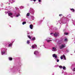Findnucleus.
<instances>
[{
    "instance_id": "nucleus-26",
    "label": "nucleus",
    "mask_w": 75,
    "mask_h": 75,
    "mask_svg": "<svg viewBox=\"0 0 75 75\" xmlns=\"http://www.w3.org/2000/svg\"><path fill=\"white\" fill-rule=\"evenodd\" d=\"M34 45V46L35 47H37V45Z\"/></svg>"
},
{
    "instance_id": "nucleus-11",
    "label": "nucleus",
    "mask_w": 75,
    "mask_h": 75,
    "mask_svg": "<svg viewBox=\"0 0 75 75\" xmlns=\"http://www.w3.org/2000/svg\"><path fill=\"white\" fill-rule=\"evenodd\" d=\"M9 59L10 61H12L13 60V58L11 57L9 58Z\"/></svg>"
},
{
    "instance_id": "nucleus-1",
    "label": "nucleus",
    "mask_w": 75,
    "mask_h": 75,
    "mask_svg": "<svg viewBox=\"0 0 75 75\" xmlns=\"http://www.w3.org/2000/svg\"><path fill=\"white\" fill-rule=\"evenodd\" d=\"M65 44H62L61 46H60L59 48L60 49H62V48H65Z\"/></svg>"
},
{
    "instance_id": "nucleus-23",
    "label": "nucleus",
    "mask_w": 75,
    "mask_h": 75,
    "mask_svg": "<svg viewBox=\"0 0 75 75\" xmlns=\"http://www.w3.org/2000/svg\"><path fill=\"white\" fill-rule=\"evenodd\" d=\"M20 16V14L19 13L18 15H17L16 16V17H18V16Z\"/></svg>"
},
{
    "instance_id": "nucleus-9",
    "label": "nucleus",
    "mask_w": 75,
    "mask_h": 75,
    "mask_svg": "<svg viewBox=\"0 0 75 75\" xmlns=\"http://www.w3.org/2000/svg\"><path fill=\"white\" fill-rule=\"evenodd\" d=\"M27 37H28V38H29V39H30V40H31V38L32 37H30V36L28 35Z\"/></svg>"
},
{
    "instance_id": "nucleus-13",
    "label": "nucleus",
    "mask_w": 75,
    "mask_h": 75,
    "mask_svg": "<svg viewBox=\"0 0 75 75\" xmlns=\"http://www.w3.org/2000/svg\"><path fill=\"white\" fill-rule=\"evenodd\" d=\"M25 24H26V22H23L22 23V24L23 25H24Z\"/></svg>"
},
{
    "instance_id": "nucleus-29",
    "label": "nucleus",
    "mask_w": 75,
    "mask_h": 75,
    "mask_svg": "<svg viewBox=\"0 0 75 75\" xmlns=\"http://www.w3.org/2000/svg\"><path fill=\"white\" fill-rule=\"evenodd\" d=\"M62 18H65V17H64V16H63V17H62Z\"/></svg>"
},
{
    "instance_id": "nucleus-32",
    "label": "nucleus",
    "mask_w": 75,
    "mask_h": 75,
    "mask_svg": "<svg viewBox=\"0 0 75 75\" xmlns=\"http://www.w3.org/2000/svg\"><path fill=\"white\" fill-rule=\"evenodd\" d=\"M10 46H11V44L9 45V46L10 47Z\"/></svg>"
},
{
    "instance_id": "nucleus-18",
    "label": "nucleus",
    "mask_w": 75,
    "mask_h": 75,
    "mask_svg": "<svg viewBox=\"0 0 75 75\" xmlns=\"http://www.w3.org/2000/svg\"><path fill=\"white\" fill-rule=\"evenodd\" d=\"M63 57L64 59H66V57H65V56L64 55H63Z\"/></svg>"
},
{
    "instance_id": "nucleus-3",
    "label": "nucleus",
    "mask_w": 75,
    "mask_h": 75,
    "mask_svg": "<svg viewBox=\"0 0 75 75\" xmlns=\"http://www.w3.org/2000/svg\"><path fill=\"white\" fill-rule=\"evenodd\" d=\"M57 50L56 47H53L52 48V51H55Z\"/></svg>"
},
{
    "instance_id": "nucleus-20",
    "label": "nucleus",
    "mask_w": 75,
    "mask_h": 75,
    "mask_svg": "<svg viewBox=\"0 0 75 75\" xmlns=\"http://www.w3.org/2000/svg\"><path fill=\"white\" fill-rule=\"evenodd\" d=\"M64 41H66V42H67V38H65L64 39Z\"/></svg>"
},
{
    "instance_id": "nucleus-35",
    "label": "nucleus",
    "mask_w": 75,
    "mask_h": 75,
    "mask_svg": "<svg viewBox=\"0 0 75 75\" xmlns=\"http://www.w3.org/2000/svg\"><path fill=\"white\" fill-rule=\"evenodd\" d=\"M8 4H10V3H9Z\"/></svg>"
},
{
    "instance_id": "nucleus-12",
    "label": "nucleus",
    "mask_w": 75,
    "mask_h": 75,
    "mask_svg": "<svg viewBox=\"0 0 75 75\" xmlns=\"http://www.w3.org/2000/svg\"><path fill=\"white\" fill-rule=\"evenodd\" d=\"M30 14V13H28L26 15V16H29Z\"/></svg>"
},
{
    "instance_id": "nucleus-30",
    "label": "nucleus",
    "mask_w": 75,
    "mask_h": 75,
    "mask_svg": "<svg viewBox=\"0 0 75 75\" xmlns=\"http://www.w3.org/2000/svg\"><path fill=\"white\" fill-rule=\"evenodd\" d=\"M51 34H53V33H51L50 35H51Z\"/></svg>"
},
{
    "instance_id": "nucleus-33",
    "label": "nucleus",
    "mask_w": 75,
    "mask_h": 75,
    "mask_svg": "<svg viewBox=\"0 0 75 75\" xmlns=\"http://www.w3.org/2000/svg\"><path fill=\"white\" fill-rule=\"evenodd\" d=\"M34 1H36V0H33Z\"/></svg>"
},
{
    "instance_id": "nucleus-31",
    "label": "nucleus",
    "mask_w": 75,
    "mask_h": 75,
    "mask_svg": "<svg viewBox=\"0 0 75 75\" xmlns=\"http://www.w3.org/2000/svg\"><path fill=\"white\" fill-rule=\"evenodd\" d=\"M39 2H41V0H39Z\"/></svg>"
},
{
    "instance_id": "nucleus-34",
    "label": "nucleus",
    "mask_w": 75,
    "mask_h": 75,
    "mask_svg": "<svg viewBox=\"0 0 75 75\" xmlns=\"http://www.w3.org/2000/svg\"><path fill=\"white\" fill-rule=\"evenodd\" d=\"M31 0V1H33V0Z\"/></svg>"
},
{
    "instance_id": "nucleus-21",
    "label": "nucleus",
    "mask_w": 75,
    "mask_h": 75,
    "mask_svg": "<svg viewBox=\"0 0 75 75\" xmlns=\"http://www.w3.org/2000/svg\"><path fill=\"white\" fill-rule=\"evenodd\" d=\"M51 41H52L51 40H47V42H50Z\"/></svg>"
},
{
    "instance_id": "nucleus-24",
    "label": "nucleus",
    "mask_w": 75,
    "mask_h": 75,
    "mask_svg": "<svg viewBox=\"0 0 75 75\" xmlns=\"http://www.w3.org/2000/svg\"><path fill=\"white\" fill-rule=\"evenodd\" d=\"M66 69V67L65 66L63 67V69Z\"/></svg>"
},
{
    "instance_id": "nucleus-6",
    "label": "nucleus",
    "mask_w": 75,
    "mask_h": 75,
    "mask_svg": "<svg viewBox=\"0 0 75 75\" xmlns=\"http://www.w3.org/2000/svg\"><path fill=\"white\" fill-rule=\"evenodd\" d=\"M30 28L31 29H33V25L31 24L30 25Z\"/></svg>"
},
{
    "instance_id": "nucleus-19",
    "label": "nucleus",
    "mask_w": 75,
    "mask_h": 75,
    "mask_svg": "<svg viewBox=\"0 0 75 75\" xmlns=\"http://www.w3.org/2000/svg\"><path fill=\"white\" fill-rule=\"evenodd\" d=\"M63 55L61 56V59H63Z\"/></svg>"
},
{
    "instance_id": "nucleus-25",
    "label": "nucleus",
    "mask_w": 75,
    "mask_h": 75,
    "mask_svg": "<svg viewBox=\"0 0 75 75\" xmlns=\"http://www.w3.org/2000/svg\"><path fill=\"white\" fill-rule=\"evenodd\" d=\"M64 34L65 35H67V34H68V33H64Z\"/></svg>"
},
{
    "instance_id": "nucleus-36",
    "label": "nucleus",
    "mask_w": 75,
    "mask_h": 75,
    "mask_svg": "<svg viewBox=\"0 0 75 75\" xmlns=\"http://www.w3.org/2000/svg\"><path fill=\"white\" fill-rule=\"evenodd\" d=\"M33 17H34L33 16Z\"/></svg>"
},
{
    "instance_id": "nucleus-17",
    "label": "nucleus",
    "mask_w": 75,
    "mask_h": 75,
    "mask_svg": "<svg viewBox=\"0 0 75 75\" xmlns=\"http://www.w3.org/2000/svg\"><path fill=\"white\" fill-rule=\"evenodd\" d=\"M4 53H5V52H1L2 55H3V54H4Z\"/></svg>"
},
{
    "instance_id": "nucleus-8",
    "label": "nucleus",
    "mask_w": 75,
    "mask_h": 75,
    "mask_svg": "<svg viewBox=\"0 0 75 75\" xmlns=\"http://www.w3.org/2000/svg\"><path fill=\"white\" fill-rule=\"evenodd\" d=\"M8 15L9 16H12V15H13V13H10L8 14Z\"/></svg>"
},
{
    "instance_id": "nucleus-14",
    "label": "nucleus",
    "mask_w": 75,
    "mask_h": 75,
    "mask_svg": "<svg viewBox=\"0 0 75 75\" xmlns=\"http://www.w3.org/2000/svg\"><path fill=\"white\" fill-rule=\"evenodd\" d=\"M59 68H60V69H62V66H59Z\"/></svg>"
},
{
    "instance_id": "nucleus-16",
    "label": "nucleus",
    "mask_w": 75,
    "mask_h": 75,
    "mask_svg": "<svg viewBox=\"0 0 75 75\" xmlns=\"http://www.w3.org/2000/svg\"><path fill=\"white\" fill-rule=\"evenodd\" d=\"M31 47L33 48H35V47L34 45H33L32 46H31Z\"/></svg>"
},
{
    "instance_id": "nucleus-15",
    "label": "nucleus",
    "mask_w": 75,
    "mask_h": 75,
    "mask_svg": "<svg viewBox=\"0 0 75 75\" xmlns=\"http://www.w3.org/2000/svg\"><path fill=\"white\" fill-rule=\"evenodd\" d=\"M27 43L28 44H30V41L29 40H27Z\"/></svg>"
},
{
    "instance_id": "nucleus-22",
    "label": "nucleus",
    "mask_w": 75,
    "mask_h": 75,
    "mask_svg": "<svg viewBox=\"0 0 75 75\" xmlns=\"http://www.w3.org/2000/svg\"><path fill=\"white\" fill-rule=\"evenodd\" d=\"M59 16L60 17H62V16H63V15L62 14H60L59 15Z\"/></svg>"
},
{
    "instance_id": "nucleus-4",
    "label": "nucleus",
    "mask_w": 75,
    "mask_h": 75,
    "mask_svg": "<svg viewBox=\"0 0 75 75\" xmlns=\"http://www.w3.org/2000/svg\"><path fill=\"white\" fill-rule=\"evenodd\" d=\"M39 54V52L38 51H35L34 52V54L35 55H37V54Z\"/></svg>"
},
{
    "instance_id": "nucleus-5",
    "label": "nucleus",
    "mask_w": 75,
    "mask_h": 75,
    "mask_svg": "<svg viewBox=\"0 0 75 75\" xmlns=\"http://www.w3.org/2000/svg\"><path fill=\"white\" fill-rule=\"evenodd\" d=\"M52 56L53 57H55V58H58V57H57V55H55V54H54L52 55Z\"/></svg>"
},
{
    "instance_id": "nucleus-2",
    "label": "nucleus",
    "mask_w": 75,
    "mask_h": 75,
    "mask_svg": "<svg viewBox=\"0 0 75 75\" xmlns=\"http://www.w3.org/2000/svg\"><path fill=\"white\" fill-rule=\"evenodd\" d=\"M58 34V33H54L53 34V35L55 37H57V36H59V35Z\"/></svg>"
},
{
    "instance_id": "nucleus-7",
    "label": "nucleus",
    "mask_w": 75,
    "mask_h": 75,
    "mask_svg": "<svg viewBox=\"0 0 75 75\" xmlns=\"http://www.w3.org/2000/svg\"><path fill=\"white\" fill-rule=\"evenodd\" d=\"M70 10L72 12H74L75 11V9L74 8H71L70 9Z\"/></svg>"
},
{
    "instance_id": "nucleus-10",
    "label": "nucleus",
    "mask_w": 75,
    "mask_h": 75,
    "mask_svg": "<svg viewBox=\"0 0 75 75\" xmlns=\"http://www.w3.org/2000/svg\"><path fill=\"white\" fill-rule=\"evenodd\" d=\"M36 39H35V37H33L32 38V40L34 41V40H35Z\"/></svg>"
},
{
    "instance_id": "nucleus-28",
    "label": "nucleus",
    "mask_w": 75,
    "mask_h": 75,
    "mask_svg": "<svg viewBox=\"0 0 75 75\" xmlns=\"http://www.w3.org/2000/svg\"><path fill=\"white\" fill-rule=\"evenodd\" d=\"M73 70L74 71H75V67L74 68V69H73Z\"/></svg>"
},
{
    "instance_id": "nucleus-27",
    "label": "nucleus",
    "mask_w": 75,
    "mask_h": 75,
    "mask_svg": "<svg viewBox=\"0 0 75 75\" xmlns=\"http://www.w3.org/2000/svg\"><path fill=\"white\" fill-rule=\"evenodd\" d=\"M59 59H57V62H59Z\"/></svg>"
}]
</instances>
